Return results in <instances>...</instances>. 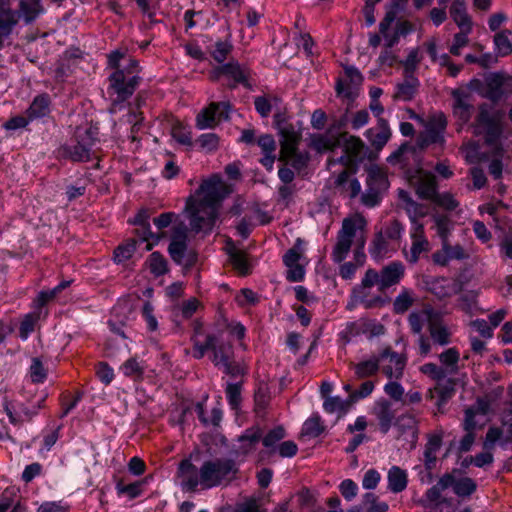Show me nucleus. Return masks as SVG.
I'll use <instances>...</instances> for the list:
<instances>
[{"label":"nucleus","mask_w":512,"mask_h":512,"mask_svg":"<svg viewBox=\"0 0 512 512\" xmlns=\"http://www.w3.org/2000/svg\"><path fill=\"white\" fill-rule=\"evenodd\" d=\"M195 411L197 413L199 420L204 426H219L222 420L223 413L220 408H213L211 410L210 415L207 416L205 413L204 404L198 402L195 406Z\"/></svg>","instance_id":"a19ab883"},{"label":"nucleus","mask_w":512,"mask_h":512,"mask_svg":"<svg viewBox=\"0 0 512 512\" xmlns=\"http://www.w3.org/2000/svg\"><path fill=\"white\" fill-rule=\"evenodd\" d=\"M363 505L366 508V512H387L389 509V505L384 501H380L379 497L372 492H368L363 496Z\"/></svg>","instance_id":"603ef678"},{"label":"nucleus","mask_w":512,"mask_h":512,"mask_svg":"<svg viewBox=\"0 0 512 512\" xmlns=\"http://www.w3.org/2000/svg\"><path fill=\"white\" fill-rule=\"evenodd\" d=\"M425 314L427 316L428 338L433 345L447 346L452 342V331L445 323L443 315L432 308L425 306Z\"/></svg>","instance_id":"9b49d317"},{"label":"nucleus","mask_w":512,"mask_h":512,"mask_svg":"<svg viewBox=\"0 0 512 512\" xmlns=\"http://www.w3.org/2000/svg\"><path fill=\"white\" fill-rule=\"evenodd\" d=\"M366 183L368 187H374L380 192L385 190L388 185L385 173L377 167H372L368 170Z\"/></svg>","instance_id":"a18cd8bd"},{"label":"nucleus","mask_w":512,"mask_h":512,"mask_svg":"<svg viewBox=\"0 0 512 512\" xmlns=\"http://www.w3.org/2000/svg\"><path fill=\"white\" fill-rule=\"evenodd\" d=\"M379 370L389 379L399 380L404 374L407 357L391 348H385L378 354Z\"/></svg>","instance_id":"f8f14e48"},{"label":"nucleus","mask_w":512,"mask_h":512,"mask_svg":"<svg viewBox=\"0 0 512 512\" xmlns=\"http://www.w3.org/2000/svg\"><path fill=\"white\" fill-rule=\"evenodd\" d=\"M262 438V430L258 426H253L244 431L238 438V450L241 455H247L255 451Z\"/></svg>","instance_id":"393cba45"},{"label":"nucleus","mask_w":512,"mask_h":512,"mask_svg":"<svg viewBox=\"0 0 512 512\" xmlns=\"http://www.w3.org/2000/svg\"><path fill=\"white\" fill-rule=\"evenodd\" d=\"M350 406V401L343 400L339 396H330L324 399L323 402V409L325 412L329 414L333 413H339V414H345Z\"/></svg>","instance_id":"49530a36"},{"label":"nucleus","mask_w":512,"mask_h":512,"mask_svg":"<svg viewBox=\"0 0 512 512\" xmlns=\"http://www.w3.org/2000/svg\"><path fill=\"white\" fill-rule=\"evenodd\" d=\"M187 249L186 245V235L184 233H181V235L175 236L172 238L171 243L168 247V252L173 259L174 262L177 264H181L185 255Z\"/></svg>","instance_id":"37998d69"},{"label":"nucleus","mask_w":512,"mask_h":512,"mask_svg":"<svg viewBox=\"0 0 512 512\" xmlns=\"http://www.w3.org/2000/svg\"><path fill=\"white\" fill-rule=\"evenodd\" d=\"M379 371L378 355L354 365V372L357 378L363 379L375 375Z\"/></svg>","instance_id":"58836bf2"},{"label":"nucleus","mask_w":512,"mask_h":512,"mask_svg":"<svg viewBox=\"0 0 512 512\" xmlns=\"http://www.w3.org/2000/svg\"><path fill=\"white\" fill-rule=\"evenodd\" d=\"M120 370L126 377L139 380L144 375L145 363L137 357H131L121 365Z\"/></svg>","instance_id":"e433bc0d"},{"label":"nucleus","mask_w":512,"mask_h":512,"mask_svg":"<svg viewBox=\"0 0 512 512\" xmlns=\"http://www.w3.org/2000/svg\"><path fill=\"white\" fill-rule=\"evenodd\" d=\"M261 497H246L235 505L234 512H265Z\"/></svg>","instance_id":"8fccbe9b"},{"label":"nucleus","mask_w":512,"mask_h":512,"mask_svg":"<svg viewBox=\"0 0 512 512\" xmlns=\"http://www.w3.org/2000/svg\"><path fill=\"white\" fill-rule=\"evenodd\" d=\"M405 209L411 221V227L421 224L418 219L427 215V208L411 199L407 201Z\"/></svg>","instance_id":"6e6d98bb"},{"label":"nucleus","mask_w":512,"mask_h":512,"mask_svg":"<svg viewBox=\"0 0 512 512\" xmlns=\"http://www.w3.org/2000/svg\"><path fill=\"white\" fill-rule=\"evenodd\" d=\"M191 341L193 343L192 355L196 359L203 358L206 352L211 350L213 352L212 362L215 366L221 367L232 358V345L219 342L217 336L214 334H205L202 325L198 322L194 325V334Z\"/></svg>","instance_id":"39448f33"},{"label":"nucleus","mask_w":512,"mask_h":512,"mask_svg":"<svg viewBox=\"0 0 512 512\" xmlns=\"http://www.w3.org/2000/svg\"><path fill=\"white\" fill-rule=\"evenodd\" d=\"M452 97V115L456 120L458 126L457 131H460L467 125L474 114V99L473 95L465 89H453L451 91Z\"/></svg>","instance_id":"9d476101"},{"label":"nucleus","mask_w":512,"mask_h":512,"mask_svg":"<svg viewBox=\"0 0 512 512\" xmlns=\"http://www.w3.org/2000/svg\"><path fill=\"white\" fill-rule=\"evenodd\" d=\"M450 15L460 29L472 27V22L467 14L464 0H454L450 7Z\"/></svg>","instance_id":"473e14b6"},{"label":"nucleus","mask_w":512,"mask_h":512,"mask_svg":"<svg viewBox=\"0 0 512 512\" xmlns=\"http://www.w3.org/2000/svg\"><path fill=\"white\" fill-rule=\"evenodd\" d=\"M280 102L281 99L275 95H262L254 98L255 110L262 118H267L272 108L278 106Z\"/></svg>","instance_id":"4c0bfd02"},{"label":"nucleus","mask_w":512,"mask_h":512,"mask_svg":"<svg viewBox=\"0 0 512 512\" xmlns=\"http://www.w3.org/2000/svg\"><path fill=\"white\" fill-rule=\"evenodd\" d=\"M372 414L378 421L380 431L386 434L390 430L395 418L392 404L386 399H380L374 403Z\"/></svg>","instance_id":"412c9836"},{"label":"nucleus","mask_w":512,"mask_h":512,"mask_svg":"<svg viewBox=\"0 0 512 512\" xmlns=\"http://www.w3.org/2000/svg\"><path fill=\"white\" fill-rule=\"evenodd\" d=\"M419 81L413 75H406V79L403 83H400L396 87L394 93V99L400 101H410L413 99L417 92Z\"/></svg>","instance_id":"2f4dec72"},{"label":"nucleus","mask_w":512,"mask_h":512,"mask_svg":"<svg viewBox=\"0 0 512 512\" xmlns=\"http://www.w3.org/2000/svg\"><path fill=\"white\" fill-rule=\"evenodd\" d=\"M417 194L427 200H433L437 194V181L431 172H421L418 178Z\"/></svg>","instance_id":"bb28decb"},{"label":"nucleus","mask_w":512,"mask_h":512,"mask_svg":"<svg viewBox=\"0 0 512 512\" xmlns=\"http://www.w3.org/2000/svg\"><path fill=\"white\" fill-rule=\"evenodd\" d=\"M39 318V314L36 312L25 315L24 319L20 324V337L26 339L30 333L33 332L36 321Z\"/></svg>","instance_id":"338daca9"},{"label":"nucleus","mask_w":512,"mask_h":512,"mask_svg":"<svg viewBox=\"0 0 512 512\" xmlns=\"http://www.w3.org/2000/svg\"><path fill=\"white\" fill-rule=\"evenodd\" d=\"M396 19V12L393 10H389L386 12L385 17L381 20L379 24L380 34L383 36L385 40V46L387 48H392L399 42V34L396 30L390 31V26Z\"/></svg>","instance_id":"c85d7f7f"},{"label":"nucleus","mask_w":512,"mask_h":512,"mask_svg":"<svg viewBox=\"0 0 512 512\" xmlns=\"http://www.w3.org/2000/svg\"><path fill=\"white\" fill-rule=\"evenodd\" d=\"M16 11L19 20H22L25 25H30L46 13V8L42 0H19Z\"/></svg>","instance_id":"a211bd4d"},{"label":"nucleus","mask_w":512,"mask_h":512,"mask_svg":"<svg viewBox=\"0 0 512 512\" xmlns=\"http://www.w3.org/2000/svg\"><path fill=\"white\" fill-rule=\"evenodd\" d=\"M138 227L139 228H137L136 234L143 241L147 242L146 250H148V251L151 250L153 248V246L160 241L161 235L154 234L151 231L150 225H147V227L146 226H138Z\"/></svg>","instance_id":"680f3d73"},{"label":"nucleus","mask_w":512,"mask_h":512,"mask_svg":"<svg viewBox=\"0 0 512 512\" xmlns=\"http://www.w3.org/2000/svg\"><path fill=\"white\" fill-rule=\"evenodd\" d=\"M419 371L430 379L436 381H442L446 378V370L432 362L425 363L419 367Z\"/></svg>","instance_id":"5fc2aeb1"},{"label":"nucleus","mask_w":512,"mask_h":512,"mask_svg":"<svg viewBox=\"0 0 512 512\" xmlns=\"http://www.w3.org/2000/svg\"><path fill=\"white\" fill-rule=\"evenodd\" d=\"M503 117L504 113L502 111L494 110L491 105L482 103L479 105L478 113L471 124L473 133L476 136H483L488 145L496 144L503 134Z\"/></svg>","instance_id":"423d86ee"},{"label":"nucleus","mask_w":512,"mask_h":512,"mask_svg":"<svg viewBox=\"0 0 512 512\" xmlns=\"http://www.w3.org/2000/svg\"><path fill=\"white\" fill-rule=\"evenodd\" d=\"M221 71L224 72L225 76L233 79L234 84L230 85V88H234L236 84H241L249 89L252 87L249 82L250 70L238 62H229L221 65Z\"/></svg>","instance_id":"5701e85b"},{"label":"nucleus","mask_w":512,"mask_h":512,"mask_svg":"<svg viewBox=\"0 0 512 512\" xmlns=\"http://www.w3.org/2000/svg\"><path fill=\"white\" fill-rule=\"evenodd\" d=\"M451 484V474L445 473L439 478L438 482L434 486L426 491L425 500L429 504H438L441 499L442 491L450 488Z\"/></svg>","instance_id":"f704fd0d"},{"label":"nucleus","mask_w":512,"mask_h":512,"mask_svg":"<svg viewBox=\"0 0 512 512\" xmlns=\"http://www.w3.org/2000/svg\"><path fill=\"white\" fill-rule=\"evenodd\" d=\"M369 252L372 258L375 260H380L387 254L388 242L387 238L383 235L382 232H379L375 235Z\"/></svg>","instance_id":"de8ad7c7"},{"label":"nucleus","mask_w":512,"mask_h":512,"mask_svg":"<svg viewBox=\"0 0 512 512\" xmlns=\"http://www.w3.org/2000/svg\"><path fill=\"white\" fill-rule=\"evenodd\" d=\"M417 145L413 146L409 143L402 144L387 158V162L391 165H398L401 168L411 166L418 162L419 153Z\"/></svg>","instance_id":"6ab92c4d"},{"label":"nucleus","mask_w":512,"mask_h":512,"mask_svg":"<svg viewBox=\"0 0 512 512\" xmlns=\"http://www.w3.org/2000/svg\"><path fill=\"white\" fill-rule=\"evenodd\" d=\"M145 263L155 277L162 276L168 272L167 260L159 252L150 254Z\"/></svg>","instance_id":"79ce46f5"},{"label":"nucleus","mask_w":512,"mask_h":512,"mask_svg":"<svg viewBox=\"0 0 512 512\" xmlns=\"http://www.w3.org/2000/svg\"><path fill=\"white\" fill-rule=\"evenodd\" d=\"M424 127L416 138V145L420 151L434 146L440 150L445 146V133L448 125L447 117L443 112H436L424 120L420 116L415 117Z\"/></svg>","instance_id":"0eeeda50"},{"label":"nucleus","mask_w":512,"mask_h":512,"mask_svg":"<svg viewBox=\"0 0 512 512\" xmlns=\"http://www.w3.org/2000/svg\"><path fill=\"white\" fill-rule=\"evenodd\" d=\"M442 446V436L440 434L430 435L424 449V465L427 470L435 467L437 453Z\"/></svg>","instance_id":"c756f323"},{"label":"nucleus","mask_w":512,"mask_h":512,"mask_svg":"<svg viewBox=\"0 0 512 512\" xmlns=\"http://www.w3.org/2000/svg\"><path fill=\"white\" fill-rule=\"evenodd\" d=\"M324 431V426L322 424L321 418L318 415H313L308 418L302 426L301 436L316 438L322 434Z\"/></svg>","instance_id":"c03bdc74"},{"label":"nucleus","mask_w":512,"mask_h":512,"mask_svg":"<svg viewBox=\"0 0 512 512\" xmlns=\"http://www.w3.org/2000/svg\"><path fill=\"white\" fill-rule=\"evenodd\" d=\"M229 257L233 267L239 273L245 275L249 272V265L246 260L245 254L242 251L236 249L235 247H232L229 250Z\"/></svg>","instance_id":"864d4df0"},{"label":"nucleus","mask_w":512,"mask_h":512,"mask_svg":"<svg viewBox=\"0 0 512 512\" xmlns=\"http://www.w3.org/2000/svg\"><path fill=\"white\" fill-rule=\"evenodd\" d=\"M478 294L475 291H468L460 296V305L463 311L472 314L477 309Z\"/></svg>","instance_id":"0e129e2a"},{"label":"nucleus","mask_w":512,"mask_h":512,"mask_svg":"<svg viewBox=\"0 0 512 512\" xmlns=\"http://www.w3.org/2000/svg\"><path fill=\"white\" fill-rule=\"evenodd\" d=\"M438 358L443 366L450 369V372L457 371L460 360V353L457 348L451 347L446 349L439 354Z\"/></svg>","instance_id":"09e8293b"},{"label":"nucleus","mask_w":512,"mask_h":512,"mask_svg":"<svg viewBox=\"0 0 512 512\" xmlns=\"http://www.w3.org/2000/svg\"><path fill=\"white\" fill-rule=\"evenodd\" d=\"M376 286L383 293L389 288L398 285L405 276V266L401 261H392L383 266L380 271L374 269Z\"/></svg>","instance_id":"2eb2a0df"},{"label":"nucleus","mask_w":512,"mask_h":512,"mask_svg":"<svg viewBox=\"0 0 512 512\" xmlns=\"http://www.w3.org/2000/svg\"><path fill=\"white\" fill-rule=\"evenodd\" d=\"M455 393V380L448 378L442 381H438L433 389L429 390V397L433 399L437 397L436 405L438 411H442V407L448 402Z\"/></svg>","instance_id":"4be33fe9"},{"label":"nucleus","mask_w":512,"mask_h":512,"mask_svg":"<svg viewBox=\"0 0 512 512\" xmlns=\"http://www.w3.org/2000/svg\"><path fill=\"white\" fill-rule=\"evenodd\" d=\"M450 474L452 482L450 487L458 497H469L476 491L477 484L472 478L462 477L456 479L452 473Z\"/></svg>","instance_id":"c9c22d12"},{"label":"nucleus","mask_w":512,"mask_h":512,"mask_svg":"<svg viewBox=\"0 0 512 512\" xmlns=\"http://www.w3.org/2000/svg\"><path fill=\"white\" fill-rule=\"evenodd\" d=\"M415 297L412 290L402 288L393 301V311L396 314H403L414 304Z\"/></svg>","instance_id":"ea45409f"},{"label":"nucleus","mask_w":512,"mask_h":512,"mask_svg":"<svg viewBox=\"0 0 512 512\" xmlns=\"http://www.w3.org/2000/svg\"><path fill=\"white\" fill-rule=\"evenodd\" d=\"M140 71L139 62L136 59H130L126 67L115 70L109 76L108 93L112 97L113 108L133 95L142 80L139 76Z\"/></svg>","instance_id":"20e7f679"},{"label":"nucleus","mask_w":512,"mask_h":512,"mask_svg":"<svg viewBox=\"0 0 512 512\" xmlns=\"http://www.w3.org/2000/svg\"><path fill=\"white\" fill-rule=\"evenodd\" d=\"M374 286H376V276H374V269L369 268L360 284L352 289L347 309L353 310L357 305H362L366 309L382 306L384 301L380 294L373 292Z\"/></svg>","instance_id":"1a4fd4ad"},{"label":"nucleus","mask_w":512,"mask_h":512,"mask_svg":"<svg viewBox=\"0 0 512 512\" xmlns=\"http://www.w3.org/2000/svg\"><path fill=\"white\" fill-rule=\"evenodd\" d=\"M231 193L229 186L218 175H213L202 182L196 195L186 201L191 229L198 232L212 231L218 217L222 201Z\"/></svg>","instance_id":"f257e3e1"},{"label":"nucleus","mask_w":512,"mask_h":512,"mask_svg":"<svg viewBox=\"0 0 512 512\" xmlns=\"http://www.w3.org/2000/svg\"><path fill=\"white\" fill-rule=\"evenodd\" d=\"M275 122L280 135L279 157H285L299 150L298 145L302 139L301 129L292 123L280 121V115H275Z\"/></svg>","instance_id":"ddd939ff"},{"label":"nucleus","mask_w":512,"mask_h":512,"mask_svg":"<svg viewBox=\"0 0 512 512\" xmlns=\"http://www.w3.org/2000/svg\"><path fill=\"white\" fill-rule=\"evenodd\" d=\"M388 489L393 493L404 491L408 484V475L399 466H392L387 474Z\"/></svg>","instance_id":"7c9ffc66"},{"label":"nucleus","mask_w":512,"mask_h":512,"mask_svg":"<svg viewBox=\"0 0 512 512\" xmlns=\"http://www.w3.org/2000/svg\"><path fill=\"white\" fill-rule=\"evenodd\" d=\"M229 111L228 102H212L197 115L196 126L201 130L214 128L218 122L229 118Z\"/></svg>","instance_id":"4468645a"},{"label":"nucleus","mask_w":512,"mask_h":512,"mask_svg":"<svg viewBox=\"0 0 512 512\" xmlns=\"http://www.w3.org/2000/svg\"><path fill=\"white\" fill-rule=\"evenodd\" d=\"M509 35H511V32L509 30H504L497 33L494 37L496 49L498 54L501 56H507L512 53V44L509 40Z\"/></svg>","instance_id":"4d7b16f0"},{"label":"nucleus","mask_w":512,"mask_h":512,"mask_svg":"<svg viewBox=\"0 0 512 512\" xmlns=\"http://www.w3.org/2000/svg\"><path fill=\"white\" fill-rule=\"evenodd\" d=\"M19 22V15L12 9L11 0H0V39L8 37Z\"/></svg>","instance_id":"aec40b11"},{"label":"nucleus","mask_w":512,"mask_h":512,"mask_svg":"<svg viewBox=\"0 0 512 512\" xmlns=\"http://www.w3.org/2000/svg\"><path fill=\"white\" fill-rule=\"evenodd\" d=\"M435 229L442 242L448 240V236L452 230L451 220L444 215L434 217Z\"/></svg>","instance_id":"052dcab7"},{"label":"nucleus","mask_w":512,"mask_h":512,"mask_svg":"<svg viewBox=\"0 0 512 512\" xmlns=\"http://www.w3.org/2000/svg\"><path fill=\"white\" fill-rule=\"evenodd\" d=\"M472 27L466 29H460L459 33H456L453 38V43L450 46V53L459 56L461 54V49L468 45V35L471 32Z\"/></svg>","instance_id":"bf43d9fd"},{"label":"nucleus","mask_w":512,"mask_h":512,"mask_svg":"<svg viewBox=\"0 0 512 512\" xmlns=\"http://www.w3.org/2000/svg\"><path fill=\"white\" fill-rule=\"evenodd\" d=\"M279 160L289 163L294 169L301 171L307 167L309 154L307 152L297 150L285 157H279Z\"/></svg>","instance_id":"3c124183"},{"label":"nucleus","mask_w":512,"mask_h":512,"mask_svg":"<svg viewBox=\"0 0 512 512\" xmlns=\"http://www.w3.org/2000/svg\"><path fill=\"white\" fill-rule=\"evenodd\" d=\"M340 146L343 147V155L336 160H329V165L341 163L346 167H354L364 148V143L359 137L345 132L333 133L329 130L311 138V147L319 153L333 151Z\"/></svg>","instance_id":"7ed1b4c3"},{"label":"nucleus","mask_w":512,"mask_h":512,"mask_svg":"<svg viewBox=\"0 0 512 512\" xmlns=\"http://www.w3.org/2000/svg\"><path fill=\"white\" fill-rule=\"evenodd\" d=\"M49 105L50 99L47 94L36 96L26 111L30 121L46 116L49 113Z\"/></svg>","instance_id":"72a5a7b5"},{"label":"nucleus","mask_w":512,"mask_h":512,"mask_svg":"<svg viewBox=\"0 0 512 512\" xmlns=\"http://www.w3.org/2000/svg\"><path fill=\"white\" fill-rule=\"evenodd\" d=\"M182 486L190 491H195L198 486L202 489H210L220 486L235 478L238 467L232 459H215L205 461L198 470L189 460L181 461L178 468Z\"/></svg>","instance_id":"f03ea898"},{"label":"nucleus","mask_w":512,"mask_h":512,"mask_svg":"<svg viewBox=\"0 0 512 512\" xmlns=\"http://www.w3.org/2000/svg\"><path fill=\"white\" fill-rule=\"evenodd\" d=\"M286 437V431L282 426H277L268 431L264 436H262V444L266 448L265 451L262 452L263 456L272 457L276 454V448L280 441Z\"/></svg>","instance_id":"cd10ccee"},{"label":"nucleus","mask_w":512,"mask_h":512,"mask_svg":"<svg viewBox=\"0 0 512 512\" xmlns=\"http://www.w3.org/2000/svg\"><path fill=\"white\" fill-rule=\"evenodd\" d=\"M503 85V78L500 75H494L489 83V91L487 92V97L490 100L498 101L502 97L501 87Z\"/></svg>","instance_id":"774afa93"},{"label":"nucleus","mask_w":512,"mask_h":512,"mask_svg":"<svg viewBox=\"0 0 512 512\" xmlns=\"http://www.w3.org/2000/svg\"><path fill=\"white\" fill-rule=\"evenodd\" d=\"M366 225L365 218L360 214L342 221L341 229L337 233L336 244L331 253V258L335 263L340 264L347 257L357 232L362 233Z\"/></svg>","instance_id":"6e6552de"},{"label":"nucleus","mask_w":512,"mask_h":512,"mask_svg":"<svg viewBox=\"0 0 512 512\" xmlns=\"http://www.w3.org/2000/svg\"><path fill=\"white\" fill-rule=\"evenodd\" d=\"M411 247L409 252H405L408 262L416 263L423 254H427L430 249V242L425 235L424 225L417 224L410 228Z\"/></svg>","instance_id":"f3484780"},{"label":"nucleus","mask_w":512,"mask_h":512,"mask_svg":"<svg viewBox=\"0 0 512 512\" xmlns=\"http://www.w3.org/2000/svg\"><path fill=\"white\" fill-rule=\"evenodd\" d=\"M92 143L90 141H77L73 145H65L61 148L62 156L74 162H86L91 158Z\"/></svg>","instance_id":"b1692460"},{"label":"nucleus","mask_w":512,"mask_h":512,"mask_svg":"<svg viewBox=\"0 0 512 512\" xmlns=\"http://www.w3.org/2000/svg\"><path fill=\"white\" fill-rule=\"evenodd\" d=\"M142 317L146 322L148 331L155 332L158 329V321L154 315V307L150 302H145L142 307Z\"/></svg>","instance_id":"e2e57ef3"},{"label":"nucleus","mask_w":512,"mask_h":512,"mask_svg":"<svg viewBox=\"0 0 512 512\" xmlns=\"http://www.w3.org/2000/svg\"><path fill=\"white\" fill-rule=\"evenodd\" d=\"M366 137L376 150H381L391 137V130L386 120L380 119L376 128L366 131Z\"/></svg>","instance_id":"a878e982"},{"label":"nucleus","mask_w":512,"mask_h":512,"mask_svg":"<svg viewBox=\"0 0 512 512\" xmlns=\"http://www.w3.org/2000/svg\"><path fill=\"white\" fill-rule=\"evenodd\" d=\"M242 386L240 383H228L225 389L227 401L232 409L236 410L240 406L242 397Z\"/></svg>","instance_id":"13d9d810"},{"label":"nucleus","mask_w":512,"mask_h":512,"mask_svg":"<svg viewBox=\"0 0 512 512\" xmlns=\"http://www.w3.org/2000/svg\"><path fill=\"white\" fill-rule=\"evenodd\" d=\"M135 249V241L118 246L114 251V260L121 263L130 259L134 254Z\"/></svg>","instance_id":"69168bd1"},{"label":"nucleus","mask_w":512,"mask_h":512,"mask_svg":"<svg viewBox=\"0 0 512 512\" xmlns=\"http://www.w3.org/2000/svg\"><path fill=\"white\" fill-rule=\"evenodd\" d=\"M410 330L413 334L418 335L417 346L418 354L421 357H426L432 352V344L428 336L422 333L424 323L427 324V316L425 314V307L419 312H412L408 317Z\"/></svg>","instance_id":"dca6fc26"}]
</instances>
